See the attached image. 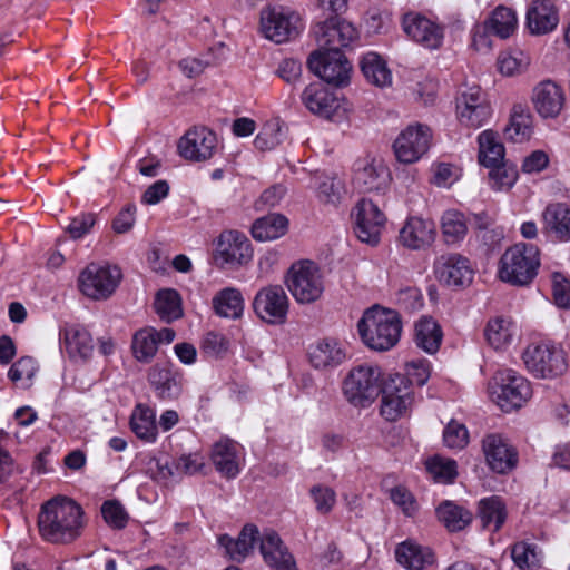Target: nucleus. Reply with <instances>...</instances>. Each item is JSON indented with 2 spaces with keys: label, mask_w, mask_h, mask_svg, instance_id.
<instances>
[{
  "label": "nucleus",
  "mask_w": 570,
  "mask_h": 570,
  "mask_svg": "<svg viewBox=\"0 0 570 570\" xmlns=\"http://www.w3.org/2000/svg\"><path fill=\"white\" fill-rule=\"evenodd\" d=\"M83 527V510L72 499L58 495L40 508L38 529L40 537L47 542L71 543L80 537Z\"/></svg>",
  "instance_id": "f257e3e1"
},
{
  "label": "nucleus",
  "mask_w": 570,
  "mask_h": 570,
  "mask_svg": "<svg viewBox=\"0 0 570 570\" xmlns=\"http://www.w3.org/2000/svg\"><path fill=\"white\" fill-rule=\"evenodd\" d=\"M357 330L363 343L371 350L389 351L401 337L402 322L395 311L375 306L364 312Z\"/></svg>",
  "instance_id": "f03ea898"
},
{
  "label": "nucleus",
  "mask_w": 570,
  "mask_h": 570,
  "mask_svg": "<svg viewBox=\"0 0 570 570\" xmlns=\"http://www.w3.org/2000/svg\"><path fill=\"white\" fill-rule=\"evenodd\" d=\"M539 249L524 243L508 248L500 259L499 276L511 285L524 286L537 276Z\"/></svg>",
  "instance_id": "7ed1b4c3"
},
{
  "label": "nucleus",
  "mask_w": 570,
  "mask_h": 570,
  "mask_svg": "<svg viewBox=\"0 0 570 570\" xmlns=\"http://www.w3.org/2000/svg\"><path fill=\"white\" fill-rule=\"evenodd\" d=\"M285 283L292 296L301 304L316 302L325 289L322 272L312 261L294 263L286 274Z\"/></svg>",
  "instance_id": "20e7f679"
},
{
  "label": "nucleus",
  "mask_w": 570,
  "mask_h": 570,
  "mask_svg": "<svg viewBox=\"0 0 570 570\" xmlns=\"http://www.w3.org/2000/svg\"><path fill=\"white\" fill-rule=\"evenodd\" d=\"M522 358L528 371L540 379L557 377L568 370L564 351L551 342L529 344Z\"/></svg>",
  "instance_id": "39448f33"
},
{
  "label": "nucleus",
  "mask_w": 570,
  "mask_h": 570,
  "mask_svg": "<svg viewBox=\"0 0 570 570\" xmlns=\"http://www.w3.org/2000/svg\"><path fill=\"white\" fill-rule=\"evenodd\" d=\"M491 394L504 411L520 409L532 394L529 381L512 368L498 370L491 383Z\"/></svg>",
  "instance_id": "423d86ee"
},
{
  "label": "nucleus",
  "mask_w": 570,
  "mask_h": 570,
  "mask_svg": "<svg viewBox=\"0 0 570 570\" xmlns=\"http://www.w3.org/2000/svg\"><path fill=\"white\" fill-rule=\"evenodd\" d=\"M381 370L373 365H360L351 370L343 383V392L354 406L370 405L382 390Z\"/></svg>",
  "instance_id": "0eeeda50"
},
{
  "label": "nucleus",
  "mask_w": 570,
  "mask_h": 570,
  "mask_svg": "<svg viewBox=\"0 0 570 570\" xmlns=\"http://www.w3.org/2000/svg\"><path fill=\"white\" fill-rule=\"evenodd\" d=\"M308 69L318 78L336 87L347 85L351 63L341 50H314L307 59Z\"/></svg>",
  "instance_id": "6e6552de"
},
{
  "label": "nucleus",
  "mask_w": 570,
  "mask_h": 570,
  "mask_svg": "<svg viewBox=\"0 0 570 570\" xmlns=\"http://www.w3.org/2000/svg\"><path fill=\"white\" fill-rule=\"evenodd\" d=\"M297 13L283 7H267L261 11V31L264 37L283 43L297 37L302 30Z\"/></svg>",
  "instance_id": "1a4fd4ad"
},
{
  "label": "nucleus",
  "mask_w": 570,
  "mask_h": 570,
  "mask_svg": "<svg viewBox=\"0 0 570 570\" xmlns=\"http://www.w3.org/2000/svg\"><path fill=\"white\" fill-rule=\"evenodd\" d=\"M120 268L111 265L89 264L79 276L81 292L94 299L109 297L120 283Z\"/></svg>",
  "instance_id": "9d476101"
},
{
  "label": "nucleus",
  "mask_w": 570,
  "mask_h": 570,
  "mask_svg": "<svg viewBox=\"0 0 570 570\" xmlns=\"http://www.w3.org/2000/svg\"><path fill=\"white\" fill-rule=\"evenodd\" d=\"M380 393L382 394L381 414L387 421H395L407 413L413 401V391L405 376L391 375L387 381H384Z\"/></svg>",
  "instance_id": "9b49d317"
},
{
  "label": "nucleus",
  "mask_w": 570,
  "mask_h": 570,
  "mask_svg": "<svg viewBox=\"0 0 570 570\" xmlns=\"http://www.w3.org/2000/svg\"><path fill=\"white\" fill-rule=\"evenodd\" d=\"M491 114V106L479 86L468 87L456 97L458 119L468 128L478 129L484 126Z\"/></svg>",
  "instance_id": "f8f14e48"
},
{
  "label": "nucleus",
  "mask_w": 570,
  "mask_h": 570,
  "mask_svg": "<svg viewBox=\"0 0 570 570\" xmlns=\"http://www.w3.org/2000/svg\"><path fill=\"white\" fill-rule=\"evenodd\" d=\"M252 257V245L245 234L225 230L219 235L214 258L220 268H237Z\"/></svg>",
  "instance_id": "ddd939ff"
},
{
  "label": "nucleus",
  "mask_w": 570,
  "mask_h": 570,
  "mask_svg": "<svg viewBox=\"0 0 570 570\" xmlns=\"http://www.w3.org/2000/svg\"><path fill=\"white\" fill-rule=\"evenodd\" d=\"M302 104L315 116L333 120L344 116V99L321 82L308 85L301 95Z\"/></svg>",
  "instance_id": "4468645a"
},
{
  "label": "nucleus",
  "mask_w": 570,
  "mask_h": 570,
  "mask_svg": "<svg viewBox=\"0 0 570 570\" xmlns=\"http://www.w3.org/2000/svg\"><path fill=\"white\" fill-rule=\"evenodd\" d=\"M354 233L362 242L371 246L379 244L386 217L371 199H361L353 213Z\"/></svg>",
  "instance_id": "2eb2a0df"
},
{
  "label": "nucleus",
  "mask_w": 570,
  "mask_h": 570,
  "mask_svg": "<svg viewBox=\"0 0 570 570\" xmlns=\"http://www.w3.org/2000/svg\"><path fill=\"white\" fill-rule=\"evenodd\" d=\"M432 139L431 129L422 124L409 125L400 132L393 144L396 159L403 164H413L429 150Z\"/></svg>",
  "instance_id": "dca6fc26"
},
{
  "label": "nucleus",
  "mask_w": 570,
  "mask_h": 570,
  "mask_svg": "<svg viewBox=\"0 0 570 570\" xmlns=\"http://www.w3.org/2000/svg\"><path fill=\"white\" fill-rule=\"evenodd\" d=\"M289 301L281 285H268L261 288L254 298L253 308L264 322L273 325L285 323Z\"/></svg>",
  "instance_id": "f3484780"
},
{
  "label": "nucleus",
  "mask_w": 570,
  "mask_h": 570,
  "mask_svg": "<svg viewBox=\"0 0 570 570\" xmlns=\"http://www.w3.org/2000/svg\"><path fill=\"white\" fill-rule=\"evenodd\" d=\"M317 49L341 50L357 38L354 26L337 17H326L313 28Z\"/></svg>",
  "instance_id": "a211bd4d"
},
{
  "label": "nucleus",
  "mask_w": 570,
  "mask_h": 570,
  "mask_svg": "<svg viewBox=\"0 0 570 570\" xmlns=\"http://www.w3.org/2000/svg\"><path fill=\"white\" fill-rule=\"evenodd\" d=\"M488 466L495 473L511 472L518 464V452L501 434H487L481 442Z\"/></svg>",
  "instance_id": "6ab92c4d"
},
{
  "label": "nucleus",
  "mask_w": 570,
  "mask_h": 570,
  "mask_svg": "<svg viewBox=\"0 0 570 570\" xmlns=\"http://www.w3.org/2000/svg\"><path fill=\"white\" fill-rule=\"evenodd\" d=\"M217 146L216 135L206 127L189 129L179 140L181 157L193 161H205L214 155Z\"/></svg>",
  "instance_id": "aec40b11"
},
{
  "label": "nucleus",
  "mask_w": 570,
  "mask_h": 570,
  "mask_svg": "<svg viewBox=\"0 0 570 570\" xmlns=\"http://www.w3.org/2000/svg\"><path fill=\"white\" fill-rule=\"evenodd\" d=\"M402 26L404 32L412 40L428 49H436L442 45L443 28L420 13L409 12L404 14Z\"/></svg>",
  "instance_id": "412c9836"
},
{
  "label": "nucleus",
  "mask_w": 570,
  "mask_h": 570,
  "mask_svg": "<svg viewBox=\"0 0 570 570\" xmlns=\"http://www.w3.org/2000/svg\"><path fill=\"white\" fill-rule=\"evenodd\" d=\"M176 333L173 328L156 330L147 326L137 331L132 336L131 350L134 357L140 363H150L157 354L160 344H170Z\"/></svg>",
  "instance_id": "4be33fe9"
},
{
  "label": "nucleus",
  "mask_w": 570,
  "mask_h": 570,
  "mask_svg": "<svg viewBox=\"0 0 570 570\" xmlns=\"http://www.w3.org/2000/svg\"><path fill=\"white\" fill-rule=\"evenodd\" d=\"M435 224L419 216L406 219L399 233L400 244L411 250H421L430 247L435 239Z\"/></svg>",
  "instance_id": "5701e85b"
},
{
  "label": "nucleus",
  "mask_w": 570,
  "mask_h": 570,
  "mask_svg": "<svg viewBox=\"0 0 570 570\" xmlns=\"http://www.w3.org/2000/svg\"><path fill=\"white\" fill-rule=\"evenodd\" d=\"M259 552L273 570H298L293 554L273 530H266L261 535Z\"/></svg>",
  "instance_id": "b1692460"
},
{
  "label": "nucleus",
  "mask_w": 570,
  "mask_h": 570,
  "mask_svg": "<svg viewBox=\"0 0 570 570\" xmlns=\"http://www.w3.org/2000/svg\"><path fill=\"white\" fill-rule=\"evenodd\" d=\"M531 100L540 117L553 119L560 115L566 98L559 85L552 80H543L533 88Z\"/></svg>",
  "instance_id": "393cba45"
},
{
  "label": "nucleus",
  "mask_w": 570,
  "mask_h": 570,
  "mask_svg": "<svg viewBox=\"0 0 570 570\" xmlns=\"http://www.w3.org/2000/svg\"><path fill=\"white\" fill-rule=\"evenodd\" d=\"M435 272L439 279L449 286H464L473 277L469 259L459 254L442 255L435 262Z\"/></svg>",
  "instance_id": "a878e982"
},
{
  "label": "nucleus",
  "mask_w": 570,
  "mask_h": 570,
  "mask_svg": "<svg viewBox=\"0 0 570 570\" xmlns=\"http://www.w3.org/2000/svg\"><path fill=\"white\" fill-rule=\"evenodd\" d=\"M60 344L75 362L88 360L94 351L91 334L78 324L66 325L60 330Z\"/></svg>",
  "instance_id": "bb28decb"
},
{
  "label": "nucleus",
  "mask_w": 570,
  "mask_h": 570,
  "mask_svg": "<svg viewBox=\"0 0 570 570\" xmlns=\"http://www.w3.org/2000/svg\"><path fill=\"white\" fill-rule=\"evenodd\" d=\"M215 469L226 479H234L240 472V445L229 438L214 443L210 454Z\"/></svg>",
  "instance_id": "cd10ccee"
},
{
  "label": "nucleus",
  "mask_w": 570,
  "mask_h": 570,
  "mask_svg": "<svg viewBox=\"0 0 570 570\" xmlns=\"http://www.w3.org/2000/svg\"><path fill=\"white\" fill-rule=\"evenodd\" d=\"M542 232L554 240H570V205L551 203L542 212Z\"/></svg>",
  "instance_id": "c85d7f7f"
},
{
  "label": "nucleus",
  "mask_w": 570,
  "mask_h": 570,
  "mask_svg": "<svg viewBox=\"0 0 570 570\" xmlns=\"http://www.w3.org/2000/svg\"><path fill=\"white\" fill-rule=\"evenodd\" d=\"M259 538L258 528L255 524L247 523L236 539L228 534H222L218 537V543L224 548L225 554L230 560L242 562L254 551Z\"/></svg>",
  "instance_id": "c756f323"
},
{
  "label": "nucleus",
  "mask_w": 570,
  "mask_h": 570,
  "mask_svg": "<svg viewBox=\"0 0 570 570\" xmlns=\"http://www.w3.org/2000/svg\"><path fill=\"white\" fill-rule=\"evenodd\" d=\"M559 23V13L551 0H532L527 11V24L532 35H546Z\"/></svg>",
  "instance_id": "7c9ffc66"
},
{
  "label": "nucleus",
  "mask_w": 570,
  "mask_h": 570,
  "mask_svg": "<svg viewBox=\"0 0 570 570\" xmlns=\"http://www.w3.org/2000/svg\"><path fill=\"white\" fill-rule=\"evenodd\" d=\"M148 381L160 399H176L183 390V375L173 365H154L148 372Z\"/></svg>",
  "instance_id": "2f4dec72"
},
{
  "label": "nucleus",
  "mask_w": 570,
  "mask_h": 570,
  "mask_svg": "<svg viewBox=\"0 0 570 570\" xmlns=\"http://www.w3.org/2000/svg\"><path fill=\"white\" fill-rule=\"evenodd\" d=\"M395 558L407 570H423L434 563V553L431 548L412 540H406L396 547Z\"/></svg>",
  "instance_id": "473e14b6"
},
{
  "label": "nucleus",
  "mask_w": 570,
  "mask_h": 570,
  "mask_svg": "<svg viewBox=\"0 0 570 570\" xmlns=\"http://www.w3.org/2000/svg\"><path fill=\"white\" fill-rule=\"evenodd\" d=\"M309 361L315 368H327L344 362L346 354L341 344L333 340H323L309 350Z\"/></svg>",
  "instance_id": "72a5a7b5"
},
{
  "label": "nucleus",
  "mask_w": 570,
  "mask_h": 570,
  "mask_svg": "<svg viewBox=\"0 0 570 570\" xmlns=\"http://www.w3.org/2000/svg\"><path fill=\"white\" fill-rule=\"evenodd\" d=\"M505 504L500 497L492 495L480 500L478 517L482 528L491 532L499 531L507 520Z\"/></svg>",
  "instance_id": "f704fd0d"
},
{
  "label": "nucleus",
  "mask_w": 570,
  "mask_h": 570,
  "mask_svg": "<svg viewBox=\"0 0 570 570\" xmlns=\"http://www.w3.org/2000/svg\"><path fill=\"white\" fill-rule=\"evenodd\" d=\"M130 428L138 439L155 442L158 435L155 411L145 404H137L130 416Z\"/></svg>",
  "instance_id": "c9c22d12"
},
{
  "label": "nucleus",
  "mask_w": 570,
  "mask_h": 570,
  "mask_svg": "<svg viewBox=\"0 0 570 570\" xmlns=\"http://www.w3.org/2000/svg\"><path fill=\"white\" fill-rule=\"evenodd\" d=\"M389 178L390 173L384 166L366 164L355 171L353 183L361 193H371L383 190Z\"/></svg>",
  "instance_id": "e433bc0d"
},
{
  "label": "nucleus",
  "mask_w": 570,
  "mask_h": 570,
  "mask_svg": "<svg viewBox=\"0 0 570 570\" xmlns=\"http://www.w3.org/2000/svg\"><path fill=\"white\" fill-rule=\"evenodd\" d=\"M442 338V330L432 317L423 316L415 323L414 342L424 352L429 354L436 353Z\"/></svg>",
  "instance_id": "4c0bfd02"
},
{
  "label": "nucleus",
  "mask_w": 570,
  "mask_h": 570,
  "mask_svg": "<svg viewBox=\"0 0 570 570\" xmlns=\"http://www.w3.org/2000/svg\"><path fill=\"white\" fill-rule=\"evenodd\" d=\"M360 67L370 83L379 88H385L392 85V72L386 61L376 52L371 51L365 53L360 61Z\"/></svg>",
  "instance_id": "58836bf2"
},
{
  "label": "nucleus",
  "mask_w": 570,
  "mask_h": 570,
  "mask_svg": "<svg viewBox=\"0 0 570 570\" xmlns=\"http://www.w3.org/2000/svg\"><path fill=\"white\" fill-rule=\"evenodd\" d=\"M532 124L533 118L530 110L522 105H514L504 135L513 142H523L532 135Z\"/></svg>",
  "instance_id": "ea45409f"
},
{
  "label": "nucleus",
  "mask_w": 570,
  "mask_h": 570,
  "mask_svg": "<svg viewBox=\"0 0 570 570\" xmlns=\"http://www.w3.org/2000/svg\"><path fill=\"white\" fill-rule=\"evenodd\" d=\"M288 219L281 214H268L256 219L252 226V236L259 242H268L284 236Z\"/></svg>",
  "instance_id": "a19ab883"
},
{
  "label": "nucleus",
  "mask_w": 570,
  "mask_h": 570,
  "mask_svg": "<svg viewBox=\"0 0 570 570\" xmlns=\"http://www.w3.org/2000/svg\"><path fill=\"white\" fill-rule=\"evenodd\" d=\"M439 521L451 532L465 529L473 519V514L465 508L452 502L443 501L436 508Z\"/></svg>",
  "instance_id": "79ce46f5"
},
{
  "label": "nucleus",
  "mask_w": 570,
  "mask_h": 570,
  "mask_svg": "<svg viewBox=\"0 0 570 570\" xmlns=\"http://www.w3.org/2000/svg\"><path fill=\"white\" fill-rule=\"evenodd\" d=\"M517 326L510 317L495 316L488 321L484 335L488 343L495 350L511 344Z\"/></svg>",
  "instance_id": "37998d69"
},
{
  "label": "nucleus",
  "mask_w": 570,
  "mask_h": 570,
  "mask_svg": "<svg viewBox=\"0 0 570 570\" xmlns=\"http://www.w3.org/2000/svg\"><path fill=\"white\" fill-rule=\"evenodd\" d=\"M215 313L222 317L238 318L244 311V298L239 289L226 287L213 298Z\"/></svg>",
  "instance_id": "c03bdc74"
},
{
  "label": "nucleus",
  "mask_w": 570,
  "mask_h": 570,
  "mask_svg": "<svg viewBox=\"0 0 570 570\" xmlns=\"http://www.w3.org/2000/svg\"><path fill=\"white\" fill-rule=\"evenodd\" d=\"M479 161L491 168L504 161V146L499 141L492 130H484L479 135Z\"/></svg>",
  "instance_id": "a18cd8bd"
},
{
  "label": "nucleus",
  "mask_w": 570,
  "mask_h": 570,
  "mask_svg": "<svg viewBox=\"0 0 570 570\" xmlns=\"http://www.w3.org/2000/svg\"><path fill=\"white\" fill-rule=\"evenodd\" d=\"M517 26L515 12L504 6L497 7L485 22V28L502 39L509 38L515 31Z\"/></svg>",
  "instance_id": "49530a36"
},
{
  "label": "nucleus",
  "mask_w": 570,
  "mask_h": 570,
  "mask_svg": "<svg viewBox=\"0 0 570 570\" xmlns=\"http://www.w3.org/2000/svg\"><path fill=\"white\" fill-rule=\"evenodd\" d=\"M154 305L159 317L168 323L183 316L180 296L175 289L159 291Z\"/></svg>",
  "instance_id": "de8ad7c7"
},
{
  "label": "nucleus",
  "mask_w": 570,
  "mask_h": 570,
  "mask_svg": "<svg viewBox=\"0 0 570 570\" xmlns=\"http://www.w3.org/2000/svg\"><path fill=\"white\" fill-rule=\"evenodd\" d=\"M441 229L448 244L462 240L468 233L464 215L455 209L444 212L441 217Z\"/></svg>",
  "instance_id": "09e8293b"
},
{
  "label": "nucleus",
  "mask_w": 570,
  "mask_h": 570,
  "mask_svg": "<svg viewBox=\"0 0 570 570\" xmlns=\"http://www.w3.org/2000/svg\"><path fill=\"white\" fill-rule=\"evenodd\" d=\"M425 468L433 480L440 483H452L458 476V463L450 458L434 455L425 462Z\"/></svg>",
  "instance_id": "8fccbe9b"
},
{
  "label": "nucleus",
  "mask_w": 570,
  "mask_h": 570,
  "mask_svg": "<svg viewBox=\"0 0 570 570\" xmlns=\"http://www.w3.org/2000/svg\"><path fill=\"white\" fill-rule=\"evenodd\" d=\"M511 556L515 566L522 570H533L540 564V556L535 544L518 542L512 547Z\"/></svg>",
  "instance_id": "3c124183"
},
{
  "label": "nucleus",
  "mask_w": 570,
  "mask_h": 570,
  "mask_svg": "<svg viewBox=\"0 0 570 570\" xmlns=\"http://www.w3.org/2000/svg\"><path fill=\"white\" fill-rule=\"evenodd\" d=\"M443 443L452 450H462L469 443V431L463 423L451 420L443 430Z\"/></svg>",
  "instance_id": "603ef678"
},
{
  "label": "nucleus",
  "mask_w": 570,
  "mask_h": 570,
  "mask_svg": "<svg viewBox=\"0 0 570 570\" xmlns=\"http://www.w3.org/2000/svg\"><path fill=\"white\" fill-rule=\"evenodd\" d=\"M101 514L105 522L115 530L126 528L129 520L127 511L117 500L105 501L101 505Z\"/></svg>",
  "instance_id": "864d4df0"
},
{
  "label": "nucleus",
  "mask_w": 570,
  "mask_h": 570,
  "mask_svg": "<svg viewBox=\"0 0 570 570\" xmlns=\"http://www.w3.org/2000/svg\"><path fill=\"white\" fill-rule=\"evenodd\" d=\"M518 178V171L513 166H507L503 163L490 168L489 180L490 185L495 190L511 188Z\"/></svg>",
  "instance_id": "5fc2aeb1"
},
{
  "label": "nucleus",
  "mask_w": 570,
  "mask_h": 570,
  "mask_svg": "<svg viewBox=\"0 0 570 570\" xmlns=\"http://www.w3.org/2000/svg\"><path fill=\"white\" fill-rule=\"evenodd\" d=\"M499 71L504 76H514L528 65V58L521 51L501 52L497 60Z\"/></svg>",
  "instance_id": "6e6d98bb"
},
{
  "label": "nucleus",
  "mask_w": 570,
  "mask_h": 570,
  "mask_svg": "<svg viewBox=\"0 0 570 570\" xmlns=\"http://www.w3.org/2000/svg\"><path fill=\"white\" fill-rule=\"evenodd\" d=\"M283 134L278 122H267L254 139V146L261 151L272 150L282 141Z\"/></svg>",
  "instance_id": "4d7b16f0"
},
{
  "label": "nucleus",
  "mask_w": 570,
  "mask_h": 570,
  "mask_svg": "<svg viewBox=\"0 0 570 570\" xmlns=\"http://www.w3.org/2000/svg\"><path fill=\"white\" fill-rule=\"evenodd\" d=\"M309 495L313 499L316 511L321 514H328L336 503L335 491L324 484L313 485L309 489Z\"/></svg>",
  "instance_id": "13d9d810"
},
{
  "label": "nucleus",
  "mask_w": 570,
  "mask_h": 570,
  "mask_svg": "<svg viewBox=\"0 0 570 570\" xmlns=\"http://www.w3.org/2000/svg\"><path fill=\"white\" fill-rule=\"evenodd\" d=\"M200 348L208 357L220 358L227 353L229 341L222 333L208 332L203 337Z\"/></svg>",
  "instance_id": "bf43d9fd"
},
{
  "label": "nucleus",
  "mask_w": 570,
  "mask_h": 570,
  "mask_svg": "<svg viewBox=\"0 0 570 570\" xmlns=\"http://www.w3.org/2000/svg\"><path fill=\"white\" fill-rule=\"evenodd\" d=\"M552 297L558 307H570V279L561 273L552 275Z\"/></svg>",
  "instance_id": "052dcab7"
},
{
  "label": "nucleus",
  "mask_w": 570,
  "mask_h": 570,
  "mask_svg": "<svg viewBox=\"0 0 570 570\" xmlns=\"http://www.w3.org/2000/svg\"><path fill=\"white\" fill-rule=\"evenodd\" d=\"M204 466V456L200 453L195 452L180 455L177 459L174 469L176 470L177 474L193 475L197 472H200Z\"/></svg>",
  "instance_id": "680f3d73"
},
{
  "label": "nucleus",
  "mask_w": 570,
  "mask_h": 570,
  "mask_svg": "<svg viewBox=\"0 0 570 570\" xmlns=\"http://www.w3.org/2000/svg\"><path fill=\"white\" fill-rule=\"evenodd\" d=\"M341 183L326 177L317 187V197L322 203L337 205L341 200Z\"/></svg>",
  "instance_id": "e2e57ef3"
},
{
  "label": "nucleus",
  "mask_w": 570,
  "mask_h": 570,
  "mask_svg": "<svg viewBox=\"0 0 570 570\" xmlns=\"http://www.w3.org/2000/svg\"><path fill=\"white\" fill-rule=\"evenodd\" d=\"M96 223V216L91 213H82L73 217L67 227V232L73 239H79L88 234Z\"/></svg>",
  "instance_id": "0e129e2a"
},
{
  "label": "nucleus",
  "mask_w": 570,
  "mask_h": 570,
  "mask_svg": "<svg viewBox=\"0 0 570 570\" xmlns=\"http://www.w3.org/2000/svg\"><path fill=\"white\" fill-rule=\"evenodd\" d=\"M390 498L393 503L400 507L406 515L411 517L416 511V501L406 488H393L390 492Z\"/></svg>",
  "instance_id": "69168bd1"
},
{
  "label": "nucleus",
  "mask_w": 570,
  "mask_h": 570,
  "mask_svg": "<svg viewBox=\"0 0 570 570\" xmlns=\"http://www.w3.org/2000/svg\"><path fill=\"white\" fill-rule=\"evenodd\" d=\"M36 366L35 361L30 356H24L14 362L9 371L8 377L12 382H18L22 379H31L35 375Z\"/></svg>",
  "instance_id": "338daca9"
},
{
  "label": "nucleus",
  "mask_w": 570,
  "mask_h": 570,
  "mask_svg": "<svg viewBox=\"0 0 570 570\" xmlns=\"http://www.w3.org/2000/svg\"><path fill=\"white\" fill-rule=\"evenodd\" d=\"M135 222L136 206L128 204L114 218L112 229L117 234H125L134 227Z\"/></svg>",
  "instance_id": "774afa93"
}]
</instances>
